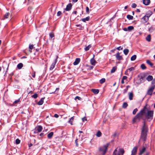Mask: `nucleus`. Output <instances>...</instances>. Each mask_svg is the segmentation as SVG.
Segmentation results:
<instances>
[{
    "label": "nucleus",
    "instance_id": "22",
    "mask_svg": "<svg viewBox=\"0 0 155 155\" xmlns=\"http://www.w3.org/2000/svg\"><path fill=\"white\" fill-rule=\"evenodd\" d=\"M133 94L132 92H130L129 95V99L130 100H131L133 99Z\"/></svg>",
    "mask_w": 155,
    "mask_h": 155
},
{
    "label": "nucleus",
    "instance_id": "58",
    "mask_svg": "<svg viewBox=\"0 0 155 155\" xmlns=\"http://www.w3.org/2000/svg\"><path fill=\"white\" fill-rule=\"evenodd\" d=\"M78 140V139H76V140H75V143H76V145L78 146V143L77 142V140Z\"/></svg>",
    "mask_w": 155,
    "mask_h": 155
},
{
    "label": "nucleus",
    "instance_id": "55",
    "mask_svg": "<svg viewBox=\"0 0 155 155\" xmlns=\"http://www.w3.org/2000/svg\"><path fill=\"white\" fill-rule=\"evenodd\" d=\"M32 77L34 78H35V71L33 73L32 75Z\"/></svg>",
    "mask_w": 155,
    "mask_h": 155
},
{
    "label": "nucleus",
    "instance_id": "9",
    "mask_svg": "<svg viewBox=\"0 0 155 155\" xmlns=\"http://www.w3.org/2000/svg\"><path fill=\"white\" fill-rule=\"evenodd\" d=\"M120 53L118 52L116 56V58L118 60H120L122 59V57L120 55Z\"/></svg>",
    "mask_w": 155,
    "mask_h": 155
},
{
    "label": "nucleus",
    "instance_id": "17",
    "mask_svg": "<svg viewBox=\"0 0 155 155\" xmlns=\"http://www.w3.org/2000/svg\"><path fill=\"white\" fill-rule=\"evenodd\" d=\"M91 91L94 94H98L99 92V90L98 89H92Z\"/></svg>",
    "mask_w": 155,
    "mask_h": 155
},
{
    "label": "nucleus",
    "instance_id": "47",
    "mask_svg": "<svg viewBox=\"0 0 155 155\" xmlns=\"http://www.w3.org/2000/svg\"><path fill=\"white\" fill-rule=\"evenodd\" d=\"M137 6V5L135 3H133L132 4V8H136V7Z\"/></svg>",
    "mask_w": 155,
    "mask_h": 155
},
{
    "label": "nucleus",
    "instance_id": "15",
    "mask_svg": "<svg viewBox=\"0 0 155 155\" xmlns=\"http://www.w3.org/2000/svg\"><path fill=\"white\" fill-rule=\"evenodd\" d=\"M45 99V97L42 98L38 102V104L39 105H42L44 102V100Z\"/></svg>",
    "mask_w": 155,
    "mask_h": 155
},
{
    "label": "nucleus",
    "instance_id": "60",
    "mask_svg": "<svg viewBox=\"0 0 155 155\" xmlns=\"http://www.w3.org/2000/svg\"><path fill=\"white\" fill-rule=\"evenodd\" d=\"M59 88H56L55 92H56V91L58 92V91L59 90Z\"/></svg>",
    "mask_w": 155,
    "mask_h": 155
},
{
    "label": "nucleus",
    "instance_id": "52",
    "mask_svg": "<svg viewBox=\"0 0 155 155\" xmlns=\"http://www.w3.org/2000/svg\"><path fill=\"white\" fill-rule=\"evenodd\" d=\"M82 120L83 122L84 121H87V119L85 117H84L82 118Z\"/></svg>",
    "mask_w": 155,
    "mask_h": 155
},
{
    "label": "nucleus",
    "instance_id": "26",
    "mask_svg": "<svg viewBox=\"0 0 155 155\" xmlns=\"http://www.w3.org/2000/svg\"><path fill=\"white\" fill-rule=\"evenodd\" d=\"M127 17L129 20H133L134 18L132 16L129 15H127Z\"/></svg>",
    "mask_w": 155,
    "mask_h": 155
},
{
    "label": "nucleus",
    "instance_id": "8",
    "mask_svg": "<svg viewBox=\"0 0 155 155\" xmlns=\"http://www.w3.org/2000/svg\"><path fill=\"white\" fill-rule=\"evenodd\" d=\"M72 6V5L71 3L68 4L65 8V10L67 11H70L71 10Z\"/></svg>",
    "mask_w": 155,
    "mask_h": 155
},
{
    "label": "nucleus",
    "instance_id": "56",
    "mask_svg": "<svg viewBox=\"0 0 155 155\" xmlns=\"http://www.w3.org/2000/svg\"><path fill=\"white\" fill-rule=\"evenodd\" d=\"M127 77L126 76H124L123 77L122 79L124 80L126 79H127Z\"/></svg>",
    "mask_w": 155,
    "mask_h": 155
},
{
    "label": "nucleus",
    "instance_id": "5",
    "mask_svg": "<svg viewBox=\"0 0 155 155\" xmlns=\"http://www.w3.org/2000/svg\"><path fill=\"white\" fill-rule=\"evenodd\" d=\"M35 129L36 131H35L34 132L35 133H37L38 132H40L42 130L43 128L41 126L39 125L35 127Z\"/></svg>",
    "mask_w": 155,
    "mask_h": 155
},
{
    "label": "nucleus",
    "instance_id": "54",
    "mask_svg": "<svg viewBox=\"0 0 155 155\" xmlns=\"http://www.w3.org/2000/svg\"><path fill=\"white\" fill-rule=\"evenodd\" d=\"M151 83L152 84H155V78L152 80Z\"/></svg>",
    "mask_w": 155,
    "mask_h": 155
},
{
    "label": "nucleus",
    "instance_id": "3",
    "mask_svg": "<svg viewBox=\"0 0 155 155\" xmlns=\"http://www.w3.org/2000/svg\"><path fill=\"white\" fill-rule=\"evenodd\" d=\"M108 146L109 144L108 143L100 148L99 151L101 152L103 155H104L106 153Z\"/></svg>",
    "mask_w": 155,
    "mask_h": 155
},
{
    "label": "nucleus",
    "instance_id": "64",
    "mask_svg": "<svg viewBox=\"0 0 155 155\" xmlns=\"http://www.w3.org/2000/svg\"><path fill=\"white\" fill-rule=\"evenodd\" d=\"M77 27H79L81 26V25H76Z\"/></svg>",
    "mask_w": 155,
    "mask_h": 155
},
{
    "label": "nucleus",
    "instance_id": "13",
    "mask_svg": "<svg viewBox=\"0 0 155 155\" xmlns=\"http://www.w3.org/2000/svg\"><path fill=\"white\" fill-rule=\"evenodd\" d=\"M54 135V132H51L48 134L47 135V137L49 139H51L52 138Z\"/></svg>",
    "mask_w": 155,
    "mask_h": 155
},
{
    "label": "nucleus",
    "instance_id": "34",
    "mask_svg": "<svg viewBox=\"0 0 155 155\" xmlns=\"http://www.w3.org/2000/svg\"><path fill=\"white\" fill-rule=\"evenodd\" d=\"M116 69H117V68L115 67H113L111 70V71H110L111 73H114Z\"/></svg>",
    "mask_w": 155,
    "mask_h": 155
},
{
    "label": "nucleus",
    "instance_id": "43",
    "mask_svg": "<svg viewBox=\"0 0 155 155\" xmlns=\"http://www.w3.org/2000/svg\"><path fill=\"white\" fill-rule=\"evenodd\" d=\"M32 97L35 99H36L38 97V94L36 93L35 94L33 95L32 96Z\"/></svg>",
    "mask_w": 155,
    "mask_h": 155
},
{
    "label": "nucleus",
    "instance_id": "1",
    "mask_svg": "<svg viewBox=\"0 0 155 155\" xmlns=\"http://www.w3.org/2000/svg\"><path fill=\"white\" fill-rule=\"evenodd\" d=\"M153 111L152 110H148L146 107L145 106L143 109L141 110L140 112L135 116L133 119V121L136 122V120L137 119L139 120L143 115H144L147 120L150 121L153 119Z\"/></svg>",
    "mask_w": 155,
    "mask_h": 155
},
{
    "label": "nucleus",
    "instance_id": "44",
    "mask_svg": "<svg viewBox=\"0 0 155 155\" xmlns=\"http://www.w3.org/2000/svg\"><path fill=\"white\" fill-rule=\"evenodd\" d=\"M20 142V140L18 139H17L15 140V143L17 144H19Z\"/></svg>",
    "mask_w": 155,
    "mask_h": 155
},
{
    "label": "nucleus",
    "instance_id": "32",
    "mask_svg": "<svg viewBox=\"0 0 155 155\" xmlns=\"http://www.w3.org/2000/svg\"><path fill=\"white\" fill-rule=\"evenodd\" d=\"M140 68L143 70H144L146 68V66H145V65L143 64H142L141 65Z\"/></svg>",
    "mask_w": 155,
    "mask_h": 155
},
{
    "label": "nucleus",
    "instance_id": "20",
    "mask_svg": "<svg viewBox=\"0 0 155 155\" xmlns=\"http://www.w3.org/2000/svg\"><path fill=\"white\" fill-rule=\"evenodd\" d=\"M90 17L88 16L85 18H82L81 20L84 22H85L86 21H88L89 20Z\"/></svg>",
    "mask_w": 155,
    "mask_h": 155
},
{
    "label": "nucleus",
    "instance_id": "42",
    "mask_svg": "<svg viewBox=\"0 0 155 155\" xmlns=\"http://www.w3.org/2000/svg\"><path fill=\"white\" fill-rule=\"evenodd\" d=\"M155 86L154 85H152L150 88L149 89L153 91L155 88Z\"/></svg>",
    "mask_w": 155,
    "mask_h": 155
},
{
    "label": "nucleus",
    "instance_id": "18",
    "mask_svg": "<svg viewBox=\"0 0 155 155\" xmlns=\"http://www.w3.org/2000/svg\"><path fill=\"white\" fill-rule=\"evenodd\" d=\"M153 79V77L151 75H149L147 78V80L149 81H150Z\"/></svg>",
    "mask_w": 155,
    "mask_h": 155
},
{
    "label": "nucleus",
    "instance_id": "2",
    "mask_svg": "<svg viewBox=\"0 0 155 155\" xmlns=\"http://www.w3.org/2000/svg\"><path fill=\"white\" fill-rule=\"evenodd\" d=\"M148 127L147 126L145 122L143 123V126L142 128L141 136L140 140L145 141L146 140L147 133V132Z\"/></svg>",
    "mask_w": 155,
    "mask_h": 155
},
{
    "label": "nucleus",
    "instance_id": "49",
    "mask_svg": "<svg viewBox=\"0 0 155 155\" xmlns=\"http://www.w3.org/2000/svg\"><path fill=\"white\" fill-rule=\"evenodd\" d=\"M20 101V99L17 100H16L15 101L14 103H13V104L15 105V104L18 103Z\"/></svg>",
    "mask_w": 155,
    "mask_h": 155
},
{
    "label": "nucleus",
    "instance_id": "63",
    "mask_svg": "<svg viewBox=\"0 0 155 155\" xmlns=\"http://www.w3.org/2000/svg\"><path fill=\"white\" fill-rule=\"evenodd\" d=\"M93 67L92 66H90V68L91 69H92L93 68Z\"/></svg>",
    "mask_w": 155,
    "mask_h": 155
},
{
    "label": "nucleus",
    "instance_id": "16",
    "mask_svg": "<svg viewBox=\"0 0 155 155\" xmlns=\"http://www.w3.org/2000/svg\"><path fill=\"white\" fill-rule=\"evenodd\" d=\"M90 62L91 64L93 65H95L96 63V61L94 58L91 59Z\"/></svg>",
    "mask_w": 155,
    "mask_h": 155
},
{
    "label": "nucleus",
    "instance_id": "39",
    "mask_svg": "<svg viewBox=\"0 0 155 155\" xmlns=\"http://www.w3.org/2000/svg\"><path fill=\"white\" fill-rule=\"evenodd\" d=\"M128 106V104L126 102H124V103L123 105V107L124 108H126L127 106Z\"/></svg>",
    "mask_w": 155,
    "mask_h": 155
},
{
    "label": "nucleus",
    "instance_id": "21",
    "mask_svg": "<svg viewBox=\"0 0 155 155\" xmlns=\"http://www.w3.org/2000/svg\"><path fill=\"white\" fill-rule=\"evenodd\" d=\"M146 40L148 42L151 41V36L150 35H148L146 38Z\"/></svg>",
    "mask_w": 155,
    "mask_h": 155
},
{
    "label": "nucleus",
    "instance_id": "11",
    "mask_svg": "<svg viewBox=\"0 0 155 155\" xmlns=\"http://www.w3.org/2000/svg\"><path fill=\"white\" fill-rule=\"evenodd\" d=\"M150 0H143V3L146 5H148L150 3Z\"/></svg>",
    "mask_w": 155,
    "mask_h": 155
},
{
    "label": "nucleus",
    "instance_id": "29",
    "mask_svg": "<svg viewBox=\"0 0 155 155\" xmlns=\"http://www.w3.org/2000/svg\"><path fill=\"white\" fill-rule=\"evenodd\" d=\"M96 135L97 137H100L101 136V131L99 130H98L97 132Z\"/></svg>",
    "mask_w": 155,
    "mask_h": 155
},
{
    "label": "nucleus",
    "instance_id": "12",
    "mask_svg": "<svg viewBox=\"0 0 155 155\" xmlns=\"http://www.w3.org/2000/svg\"><path fill=\"white\" fill-rule=\"evenodd\" d=\"M152 12L151 11H149L145 15L147 18H149L150 16L152 15Z\"/></svg>",
    "mask_w": 155,
    "mask_h": 155
},
{
    "label": "nucleus",
    "instance_id": "23",
    "mask_svg": "<svg viewBox=\"0 0 155 155\" xmlns=\"http://www.w3.org/2000/svg\"><path fill=\"white\" fill-rule=\"evenodd\" d=\"M23 66V64L22 63H20L17 65V68L18 69H21Z\"/></svg>",
    "mask_w": 155,
    "mask_h": 155
},
{
    "label": "nucleus",
    "instance_id": "37",
    "mask_svg": "<svg viewBox=\"0 0 155 155\" xmlns=\"http://www.w3.org/2000/svg\"><path fill=\"white\" fill-rule=\"evenodd\" d=\"M74 120V117H71L70 120L68 122L70 123L71 125L72 124V122Z\"/></svg>",
    "mask_w": 155,
    "mask_h": 155
},
{
    "label": "nucleus",
    "instance_id": "61",
    "mask_svg": "<svg viewBox=\"0 0 155 155\" xmlns=\"http://www.w3.org/2000/svg\"><path fill=\"white\" fill-rule=\"evenodd\" d=\"M121 83L122 84H124V80H123V79L122 80Z\"/></svg>",
    "mask_w": 155,
    "mask_h": 155
},
{
    "label": "nucleus",
    "instance_id": "14",
    "mask_svg": "<svg viewBox=\"0 0 155 155\" xmlns=\"http://www.w3.org/2000/svg\"><path fill=\"white\" fill-rule=\"evenodd\" d=\"M146 150V148L145 147H143L142 149L140 150V152L139 154L140 155H142L144 153Z\"/></svg>",
    "mask_w": 155,
    "mask_h": 155
},
{
    "label": "nucleus",
    "instance_id": "28",
    "mask_svg": "<svg viewBox=\"0 0 155 155\" xmlns=\"http://www.w3.org/2000/svg\"><path fill=\"white\" fill-rule=\"evenodd\" d=\"M49 35L50 38V39H52L54 37V34L53 32L50 33Z\"/></svg>",
    "mask_w": 155,
    "mask_h": 155
},
{
    "label": "nucleus",
    "instance_id": "33",
    "mask_svg": "<svg viewBox=\"0 0 155 155\" xmlns=\"http://www.w3.org/2000/svg\"><path fill=\"white\" fill-rule=\"evenodd\" d=\"M91 47V45H88L85 48L84 50L86 51H87L89 50V49Z\"/></svg>",
    "mask_w": 155,
    "mask_h": 155
},
{
    "label": "nucleus",
    "instance_id": "31",
    "mask_svg": "<svg viewBox=\"0 0 155 155\" xmlns=\"http://www.w3.org/2000/svg\"><path fill=\"white\" fill-rule=\"evenodd\" d=\"M29 48L30 49L29 51L30 52H31L32 51H31V50L33 49L34 48V46L33 45H29Z\"/></svg>",
    "mask_w": 155,
    "mask_h": 155
},
{
    "label": "nucleus",
    "instance_id": "57",
    "mask_svg": "<svg viewBox=\"0 0 155 155\" xmlns=\"http://www.w3.org/2000/svg\"><path fill=\"white\" fill-rule=\"evenodd\" d=\"M54 117L56 118H58L59 117V115L57 114H55L54 115Z\"/></svg>",
    "mask_w": 155,
    "mask_h": 155
},
{
    "label": "nucleus",
    "instance_id": "50",
    "mask_svg": "<svg viewBox=\"0 0 155 155\" xmlns=\"http://www.w3.org/2000/svg\"><path fill=\"white\" fill-rule=\"evenodd\" d=\"M61 11H59L57 13V15L58 16H59L61 15Z\"/></svg>",
    "mask_w": 155,
    "mask_h": 155
},
{
    "label": "nucleus",
    "instance_id": "30",
    "mask_svg": "<svg viewBox=\"0 0 155 155\" xmlns=\"http://www.w3.org/2000/svg\"><path fill=\"white\" fill-rule=\"evenodd\" d=\"M153 91L150 90V89H149L148 91H147V95H151L152 94V92Z\"/></svg>",
    "mask_w": 155,
    "mask_h": 155
},
{
    "label": "nucleus",
    "instance_id": "53",
    "mask_svg": "<svg viewBox=\"0 0 155 155\" xmlns=\"http://www.w3.org/2000/svg\"><path fill=\"white\" fill-rule=\"evenodd\" d=\"M44 133H41L39 134V136H40L41 137H42L44 136Z\"/></svg>",
    "mask_w": 155,
    "mask_h": 155
},
{
    "label": "nucleus",
    "instance_id": "7",
    "mask_svg": "<svg viewBox=\"0 0 155 155\" xmlns=\"http://www.w3.org/2000/svg\"><path fill=\"white\" fill-rule=\"evenodd\" d=\"M137 150V147H134L131 151V155H136Z\"/></svg>",
    "mask_w": 155,
    "mask_h": 155
},
{
    "label": "nucleus",
    "instance_id": "45",
    "mask_svg": "<svg viewBox=\"0 0 155 155\" xmlns=\"http://www.w3.org/2000/svg\"><path fill=\"white\" fill-rule=\"evenodd\" d=\"M137 110L138 109L137 108L134 109L133 112V114L134 115L135 114Z\"/></svg>",
    "mask_w": 155,
    "mask_h": 155
},
{
    "label": "nucleus",
    "instance_id": "48",
    "mask_svg": "<svg viewBox=\"0 0 155 155\" xmlns=\"http://www.w3.org/2000/svg\"><path fill=\"white\" fill-rule=\"evenodd\" d=\"M86 11L87 13V14H88L89 13V9L88 7H87L86 8Z\"/></svg>",
    "mask_w": 155,
    "mask_h": 155
},
{
    "label": "nucleus",
    "instance_id": "51",
    "mask_svg": "<svg viewBox=\"0 0 155 155\" xmlns=\"http://www.w3.org/2000/svg\"><path fill=\"white\" fill-rule=\"evenodd\" d=\"M117 49L118 50H122L123 49V48H122L121 46H120L119 47H117Z\"/></svg>",
    "mask_w": 155,
    "mask_h": 155
},
{
    "label": "nucleus",
    "instance_id": "6",
    "mask_svg": "<svg viewBox=\"0 0 155 155\" xmlns=\"http://www.w3.org/2000/svg\"><path fill=\"white\" fill-rule=\"evenodd\" d=\"M58 56H56V59H55V61L54 62L52 63L50 67V70H52L53 69V68H54L56 64V63L57 61V59L58 58Z\"/></svg>",
    "mask_w": 155,
    "mask_h": 155
},
{
    "label": "nucleus",
    "instance_id": "62",
    "mask_svg": "<svg viewBox=\"0 0 155 155\" xmlns=\"http://www.w3.org/2000/svg\"><path fill=\"white\" fill-rule=\"evenodd\" d=\"M136 11H137V12H140V9H137Z\"/></svg>",
    "mask_w": 155,
    "mask_h": 155
},
{
    "label": "nucleus",
    "instance_id": "19",
    "mask_svg": "<svg viewBox=\"0 0 155 155\" xmlns=\"http://www.w3.org/2000/svg\"><path fill=\"white\" fill-rule=\"evenodd\" d=\"M142 19L143 20L144 23H146L148 21V18H147L145 16H144L142 18Z\"/></svg>",
    "mask_w": 155,
    "mask_h": 155
},
{
    "label": "nucleus",
    "instance_id": "46",
    "mask_svg": "<svg viewBox=\"0 0 155 155\" xmlns=\"http://www.w3.org/2000/svg\"><path fill=\"white\" fill-rule=\"evenodd\" d=\"M78 99L79 100H81V98L78 96H76L74 98V100H76L77 99Z\"/></svg>",
    "mask_w": 155,
    "mask_h": 155
},
{
    "label": "nucleus",
    "instance_id": "24",
    "mask_svg": "<svg viewBox=\"0 0 155 155\" xmlns=\"http://www.w3.org/2000/svg\"><path fill=\"white\" fill-rule=\"evenodd\" d=\"M124 54L126 55H127V54H128L129 52V50L128 49H125L124 50Z\"/></svg>",
    "mask_w": 155,
    "mask_h": 155
},
{
    "label": "nucleus",
    "instance_id": "41",
    "mask_svg": "<svg viewBox=\"0 0 155 155\" xmlns=\"http://www.w3.org/2000/svg\"><path fill=\"white\" fill-rule=\"evenodd\" d=\"M130 87V86L129 85H127V86L126 89H125L124 90V94H125L127 92V91L128 88H129Z\"/></svg>",
    "mask_w": 155,
    "mask_h": 155
},
{
    "label": "nucleus",
    "instance_id": "25",
    "mask_svg": "<svg viewBox=\"0 0 155 155\" xmlns=\"http://www.w3.org/2000/svg\"><path fill=\"white\" fill-rule=\"evenodd\" d=\"M146 63L149 65L151 67H152L153 65V64L149 60H147L146 61Z\"/></svg>",
    "mask_w": 155,
    "mask_h": 155
},
{
    "label": "nucleus",
    "instance_id": "35",
    "mask_svg": "<svg viewBox=\"0 0 155 155\" xmlns=\"http://www.w3.org/2000/svg\"><path fill=\"white\" fill-rule=\"evenodd\" d=\"M9 15L10 13H6L4 16V19L8 18Z\"/></svg>",
    "mask_w": 155,
    "mask_h": 155
},
{
    "label": "nucleus",
    "instance_id": "40",
    "mask_svg": "<svg viewBox=\"0 0 155 155\" xmlns=\"http://www.w3.org/2000/svg\"><path fill=\"white\" fill-rule=\"evenodd\" d=\"M105 81V79L104 78H103L101 79V80L100 81V82L101 84H102Z\"/></svg>",
    "mask_w": 155,
    "mask_h": 155
},
{
    "label": "nucleus",
    "instance_id": "27",
    "mask_svg": "<svg viewBox=\"0 0 155 155\" xmlns=\"http://www.w3.org/2000/svg\"><path fill=\"white\" fill-rule=\"evenodd\" d=\"M137 58V56L136 55H134L133 56H132L130 58V60L132 61H133L135 60Z\"/></svg>",
    "mask_w": 155,
    "mask_h": 155
},
{
    "label": "nucleus",
    "instance_id": "36",
    "mask_svg": "<svg viewBox=\"0 0 155 155\" xmlns=\"http://www.w3.org/2000/svg\"><path fill=\"white\" fill-rule=\"evenodd\" d=\"M135 70V68L134 67H131L130 68L128 69L127 70V71H128L129 70L130 71H134Z\"/></svg>",
    "mask_w": 155,
    "mask_h": 155
},
{
    "label": "nucleus",
    "instance_id": "10",
    "mask_svg": "<svg viewBox=\"0 0 155 155\" xmlns=\"http://www.w3.org/2000/svg\"><path fill=\"white\" fill-rule=\"evenodd\" d=\"M80 61V58H77L75 60V61L73 63L74 65H76L78 64Z\"/></svg>",
    "mask_w": 155,
    "mask_h": 155
},
{
    "label": "nucleus",
    "instance_id": "59",
    "mask_svg": "<svg viewBox=\"0 0 155 155\" xmlns=\"http://www.w3.org/2000/svg\"><path fill=\"white\" fill-rule=\"evenodd\" d=\"M32 146V144L31 143H30L29 145H28V146L29 147H31V146Z\"/></svg>",
    "mask_w": 155,
    "mask_h": 155
},
{
    "label": "nucleus",
    "instance_id": "38",
    "mask_svg": "<svg viewBox=\"0 0 155 155\" xmlns=\"http://www.w3.org/2000/svg\"><path fill=\"white\" fill-rule=\"evenodd\" d=\"M134 28V27L133 26H129L127 27V30L129 31H131L133 30Z\"/></svg>",
    "mask_w": 155,
    "mask_h": 155
},
{
    "label": "nucleus",
    "instance_id": "4",
    "mask_svg": "<svg viewBox=\"0 0 155 155\" xmlns=\"http://www.w3.org/2000/svg\"><path fill=\"white\" fill-rule=\"evenodd\" d=\"M124 153V150L122 148H120L117 155H123ZM117 149H116L114 150L113 155H117Z\"/></svg>",
    "mask_w": 155,
    "mask_h": 155
}]
</instances>
